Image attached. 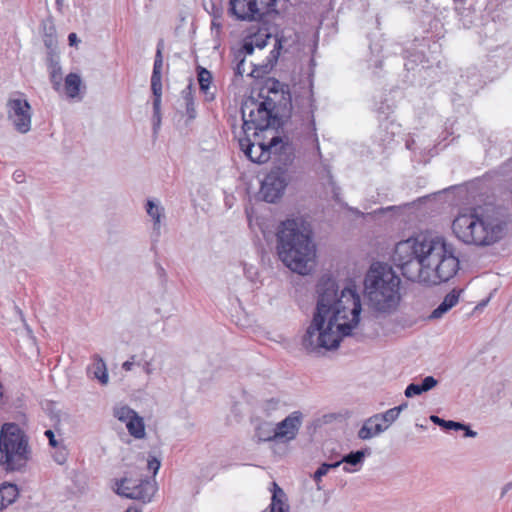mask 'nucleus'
Instances as JSON below:
<instances>
[{"instance_id": "nucleus-36", "label": "nucleus", "mask_w": 512, "mask_h": 512, "mask_svg": "<svg viewBox=\"0 0 512 512\" xmlns=\"http://www.w3.org/2000/svg\"><path fill=\"white\" fill-rule=\"evenodd\" d=\"M339 467V463H327V462H324L322 463L318 468L317 470L314 472L313 474V480L316 482V483H321L322 481V477L325 476L330 469H335Z\"/></svg>"}, {"instance_id": "nucleus-17", "label": "nucleus", "mask_w": 512, "mask_h": 512, "mask_svg": "<svg viewBox=\"0 0 512 512\" xmlns=\"http://www.w3.org/2000/svg\"><path fill=\"white\" fill-rule=\"evenodd\" d=\"M160 43L157 44L155 52V61L153 75L151 79V87L154 94V135L157 133V127L160 124Z\"/></svg>"}, {"instance_id": "nucleus-40", "label": "nucleus", "mask_w": 512, "mask_h": 512, "mask_svg": "<svg viewBox=\"0 0 512 512\" xmlns=\"http://www.w3.org/2000/svg\"><path fill=\"white\" fill-rule=\"evenodd\" d=\"M234 62H236L235 75L242 77L245 72V58L242 57V53H234Z\"/></svg>"}, {"instance_id": "nucleus-30", "label": "nucleus", "mask_w": 512, "mask_h": 512, "mask_svg": "<svg viewBox=\"0 0 512 512\" xmlns=\"http://www.w3.org/2000/svg\"><path fill=\"white\" fill-rule=\"evenodd\" d=\"M182 98H183V101H184L186 115H187L188 119L189 120L195 119L197 113H196L194 98H193V95H192L191 85L187 86L182 91Z\"/></svg>"}, {"instance_id": "nucleus-50", "label": "nucleus", "mask_w": 512, "mask_h": 512, "mask_svg": "<svg viewBox=\"0 0 512 512\" xmlns=\"http://www.w3.org/2000/svg\"><path fill=\"white\" fill-rule=\"evenodd\" d=\"M407 407H408V403H407V402H404V403L400 404L399 406H396V407H394V408H392V409H393V410L395 411V413L399 416V414H400L403 410H405Z\"/></svg>"}, {"instance_id": "nucleus-52", "label": "nucleus", "mask_w": 512, "mask_h": 512, "mask_svg": "<svg viewBox=\"0 0 512 512\" xmlns=\"http://www.w3.org/2000/svg\"><path fill=\"white\" fill-rule=\"evenodd\" d=\"M345 207L351 211L353 214L357 215V216H363V213L357 209V208H353V207H349L347 204H345Z\"/></svg>"}, {"instance_id": "nucleus-28", "label": "nucleus", "mask_w": 512, "mask_h": 512, "mask_svg": "<svg viewBox=\"0 0 512 512\" xmlns=\"http://www.w3.org/2000/svg\"><path fill=\"white\" fill-rule=\"evenodd\" d=\"M399 132L400 126L389 118L384 119L379 125V136L383 144H389Z\"/></svg>"}, {"instance_id": "nucleus-44", "label": "nucleus", "mask_w": 512, "mask_h": 512, "mask_svg": "<svg viewBox=\"0 0 512 512\" xmlns=\"http://www.w3.org/2000/svg\"><path fill=\"white\" fill-rule=\"evenodd\" d=\"M147 466L149 471H151L153 477H155L160 468V461L156 458H153L152 460L148 461Z\"/></svg>"}, {"instance_id": "nucleus-29", "label": "nucleus", "mask_w": 512, "mask_h": 512, "mask_svg": "<svg viewBox=\"0 0 512 512\" xmlns=\"http://www.w3.org/2000/svg\"><path fill=\"white\" fill-rule=\"evenodd\" d=\"M82 80L76 73H70L65 78V91L70 98L78 96Z\"/></svg>"}, {"instance_id": "nucleus-26", "label": "nucleus", "mask_w": 512, "mask_h": 512, "mask_svg": "<svg viewBox=\"0 0 512 512\" xmlns=\"http://www.w3.org/2000/svg\"><path fill=\"white\" fill-rule=\"evenodd\" d=\"M275 426L271 422H261L255 429L254 437L258 442L279 441Z\"/></svg>"}, {"instance_id": "nucleus-21", "label": "nucleus", "mask_w": 512, "mask_h": 512, "mask_svg": "<svg viewBox=\"0 0 512 512\" xmlns=\"http://www.w3.org/2000/svg\"><path fill=\"white\" fill-rule=\"evenodd\" d=\"M463 289L451 290L443 299V301L432 311L429 318L439 319L452 309L459 302V298Z\"/></svg>"}, {"instance_id": "nucleus-38", "label": "nucleus", "mask_w": 512, "mask_h": 512, "mask_svg": "<svg viewBox=\"0 0 512 512\" xmlns=\"http://www.w3.org/2000/svg\"><path fill=\"white\" fill-rule=\"evenodd\" d=\"M376 415L383 425H387V429L399 417L392 408L384 413H378Z\"/></svg>"}, {"instance_id": "nucleus-61", "label": "nucleus", "mask_w": 512, "mask_h": 512, "mask_svg": "<svg viewBox=\"0 0 512 512\" xmlns=\"http://www.w3.org/2000/svg\"><path fill=\"white\" fill-rule=\"evenodd\" d=\"M314 35H315V41L314 42L316 43L318 41V37H317L318 33H315Z\"/></svg>"}, {"instance_id": "nucleus-6", "label": "nucleus", "mask_w": 512, "mask_h": 512, "mask_svg": "<svg viewBox=\"0 0 512 512\" xmlns=\"http://www.w3.org/2000/svg\"><path fill=\"white\" fill-rule=\"evenodd\" d=\"M401 279L387 263L374 262L364 277V295L369 307L381 315L394 313L400 304Z\"/></svg>"}, {"instance_id": "nucleus-24", "label": "nucleus", "mask_w": 512, "mask_h": 512, "mask_svg": "<svg viewBox=\"0 0 512 512\" xmlns=\"http://www.w3.org/2000/svg\"><path fill=\"white\" fill-rule=\"evenodd\" d=\"M50 80L55 89H59L62 82V67L60 65V56L59 53H52L51 55H47L46 58Z\"/></svg>"}, {"instance_id": "nucleus-59", "label": "nucleus", "mask_w": 512, "mask_h": 512, "mask_svg": "<svg viewBox=\"0 0 512 512\" xmlns=\"http://www.w3.org/2000/svg\"><path fill=\"white\" fill-rule=\"evenodd\" d=\"M3 397V387H2V384L0 383V399Z\"/></svg>"}, {"instance_id": "nucleus-11", "label": "nucleus", "mask_w": 512, "mask_h": 512, "mask_svg": "<svg viewBox=\"0 0 512 512\" xmlns=\"http://www.w3.org/2000/svg\"><path fill=\"white\" fill-rule=\"evenodd\" d=\"M7 115L12 121L15 129L24 134L31 129V106L24 94L21 92L12 93L7 100Z\"/></svg>"}, {"instance_id": "nucleus-1", "label": "nucleus", "mask_w": 512, "mask_h": 512, "mask_svg": "<svg viewBox=\"0 0 512 512\" xmlns=\"http://www.w3.org/2000/svg\"><path fill=\"white\" fill-rule=\"evenodd\" d=\"M317 301L311 324L302 345L308 352L319 348L339 347L342 339L352 335L360 322L361 299L355 289H340L336 280L323 275L316 286Z\"/></svg>"}, {"instance_id": "nucleus-55", "label": "nucleus", "mask_w": 512, "mask_h": 512, "mask_svg": "<svg viewBox=\"0 0 512 512\" xmlns=\"http://www.w3.org/2000/svg\"><path fill=\"white\" fill-rule=\"evenodd\" d=\"M124 512H142L137 506H130Z\"/></svg>"}, {"instance_id": "nucleus-35", "label": "nucleus", "mask_w": 512, "mask_h": 512, "mask_svg": "<svg viewBox=\"0 0 512 512\" xmlns=\"http://www.w3.org/2000/svg\"><path fill=\"white\" fill-rule=\"evenodd\" d=\"M197 70H198V82H199L200 89L203 92H207V90L209 89L211 80H212V75L206 68L198 67Z\"/></svg>"}, {"instance_id": "nucleus-41", "label": "nucleus", "mask_w": 512, "mask_h": 512, "mask_svg": "<svg viewBox=\"0 0 512 512\" xmlns=\"http://www.w3.org/2000/svg\"><path fill=\"white\" fill-rule=\"evenodd\" d=\"M53 457H54V460L60 465H62L66 462L67 452L62 444L58 446L57 451L55 452Z\"/></svg>"}, {"instance_id": "nucleus-15", "label": "nucleus", "mask_w": 512, "mask_h": 512, "mask_svg": "<svg viewBox=\"0 0 512 512\" xmlns=\"http://www.w3.org/2000/svg\"><path fill=\"white\" fill-rule=\"evenodd\" d=\"M239 146L245 156L253 163H265L271 158L270 141L253 143L248 137L239 139Z\"/></svg>"}, {"instance_id": "nucleus-19", "label": "nucleus", "mask_w": 512, "mask_h": 512, "mask_svg": "<svg viewBox=\"0 0 512 512\" xmlns=\"http://www.w3.org/2000/svg\"><path fill=\"white\" fill-rule=\"evenodd\" d=\"M370 454L371 450L369 448L351 451L348 454L342 456V458L335 463H339V466L344 464L343 471L346 473H353L362 467L365 457L369 456Z\"/></svg>"}, {"instance_id": "nucleus-16", "label": "nucleus", "mask_w": 512, "mask_h": 512, "mask_svg": "<svg viewBox=\"0 0 512 512\" xmlns=\"http://www.w3.org/2000/svg\"><path fill=\"white\" fill-rule=\"evenodd\" d=\"M302 419V413L300 411H294L280 421L275 426L276 435H278L279 440L291 441L295 439L302 425Z\"/></svg>"}, {"instance_id": "nucleus-25", "label": "nucleus", "mask_w": 512, "mask_h": 512, "mask_svg": "<svg viewBox=\"0 0 512 512\" xmlns=\"http://www.w3.org/2000/svg\"><path fill=\"white\" fill-rule=\"evenodd\" d=\"M19 495L15 484L4 483L0 486V511L13 504Z\"/></svg>"}, {"instance_id": "nucleus-45", "label": "nucleus", "mask_w": 512, "mask_h": 512, "mask_svg": "<svg viewBox=\"0 0 512 512\" xmlns=\"http://www.w3.org/2000/svg\"><path fill=\"white\" fill-rule=\"evenodd\" d=\"M44 434L48 438L49 444L52 447L58 448V446L61 445V443L56 440L55 434L52 430H46Z\"/></svg>"}, {"instance_id": "nucleus-20", "label": "nucleus", "mask_w": 512, "mask_h": 512, "mask_svg": "<svg viewBox=\"0 0 512 512\" xmlns=\"http://www.w3.org/2000/svg\"><path fill=\"white\" fill-rule=\"evenodd\" d=\"M387 430V425H383L379 420L378 416H373L366 419L362 427L358 431V438L361 440H369L375 436L380 435Z\"/></svg>"}, {"instance_id": "nucleus-10", "label": "nucleus", "mask_w": 512, "mask_h": 512, "mask_svg": "<svg viewBox=\"0 0 512 512\" xmlns=\"http://www.w3.org/2000/svg\"><path fill=\"white\" fill-rule=\"evenodd\" d=\"M265 36L264 39L254 38L255 47L260 49L264 48L267 45V40L271 37H275V45L274 49L270 52V55L267 58V62L262 65H254L253 70L249 73V76L253 78H259L264 74H268L275 64L278 61V58L281 52L287 53L291 47L289 41L292 43L296 42V39H292V35L286 37L285 34H263Z\"/></svg>"}, {"instance_id": "nucleus-2", "label": "nucleus", "mask_w": 512, "mask_h": 512, "mask_svg": "<svg viewBox=\"0 0 512 512\" xmlns=\"http://www.w3.org/2000/svg\"><path fill=\"white\" fill-rule=\"evenodd\" d=\"M392 261L407 280L428 286L449 281L459 270L453 245L438 236L418 235L399 241Z\"/></svg>"}, {"instance_id": "nucleus-12", "label": "nucleus", "mask_w": 512, "mask_h": 512, "mask_svg": "<svg viewBox=\"0 0 512 512\" xmlns=\"http://www.w3.org/2000/svg\"><path fill=\"white\" fill-rule=\"evenodd\" d=\"M289 175L281 166H274L261 182L259 195L267 203H276L284 194Z\"/></svg>"}, {"instance_id": "nucleus-46", "label": "nucleus", "mask_w": 512, "mask_h": 512, "mask_svg": "<svg viewBox=\"0 0 512 512\" xmlns=\"http://www.w3.org/2000/svg\"><path fill=\"white\" fill-rule=\"evenodd\" d=\"M463 428H460L459 430L464 431V436L468 438H474L477 436V432L472 430L469 425L463 423Z\"/></svg>"}, {"instance_id": "nucleus-62", "label": "nucleus", "mask_w": 512, "mask_h": 512, "mask_svg": "<svg viewBox=\"0 0 512 512\" xmlns=\"http://www.w3.org/2000/svg\"><path fill=\"white\" fill-rule=\"evenodd\" d=\"M510 405H511V407H512V400H511V404H510Z\"/></svg>"}, {"instance_id": "nucleus-5", "label": "nucleus", "mask_w": 512, "mask_h": 512, "mask_svg": "<svg viewBox=\"0 0 512 512\" xmlns=\"http://www.w3.org/2000/svg\"><path fill=\"white\" fill-rule=\"evenodd\" d=\"M276 251L282 263L291 271L307 274L316 257L312 230L304 220L286 219L276 232Z\"/></svg>"}, {"instance_id": "nucleus-7", "label": "nucleus", "mask_w": 512, "mask_h": 512, "mask_svg": "<svg viewBox=\"0 0 512 512\" xmlns=\"http://www.w3.org/2000/svg\"><path fill=\"white\" fill-rule=\"evenodd\" d=\"M28 439L14 423H6L0 431V466L5 471H20L29 460Z\"/></svg>"}, {"instance_id": "nucleus-9", "label": "nucleus", "mask_w": 512, "mask_h": 512, "mask_svg": "<svg viewBox=\"0 0 512 512\" xmlns=\"http://www.w3.org/2000/svg\"><path fill=\"white\" fill-rule=\"evenodd\" d=\"M276 0H230V10L239 20L263 21L275 10Z\"/></svg>"}, {"instance_id": "nucleus-32", "label": "nucleus", "mask_w": 512, "mask_h": 512, "mask_svg": "<svg viewBox=\"0 0 512 512\" xmlns=\"http://www.w3.org/2000/svg\"><path fill=\"white\" fill-rule=\"evenodd\" d=\"M137 412L129 408L128 406H120L114 409V416L120 421L123 422L128 428V424L133 420L136 416Z\"/></svg>"}, {"instance_id": "nucleus-37", "label": "nucleus", "mask_w": 512, "mask_h": 512, "mask_svg": "<svg viewBox=\"0 0 512 512\" xmlns=\"http://www.w3.org/2000/svg\"><path fill=\"white\" fill-rule=\"evenodd\" d=\"M44 44L47 48V55H51L54 53H59L58 51V41L55 37V34H45Z\"/></svg>"}, {"instance_id": "nucleus-43", "label": "nucleus", "mask_w": 512, "mask_h": 512, "mask_svg": "<svg viewBox=\"0 0 512 512\" xmlns=\"http://www.w3.org/2000/svg\"><path fill=\"white\" fill-rule=\"evenodd\" d=\"M244 274L245 276L247 277V279H249L250 281H254L256 276H257V270L255 269L254 266H247L246 264L244 265Z\"/></svg>"}, {"instance_id": "nucleus-34", "label": "nucleus", "mask_w": 512, "mask_h": 512, "mask_svg": "<svg viewBox=\"0 0 512 512\" xmlns=\"http://www.w3.org/2000/svg\"><path fill=\"white\" fill-rule=\"evenodd\" d=\"M257 36H259V34H248L243 39L241 47L234 53H242L243 58H245L246 55L253 54L255 49L254 38Z\"/></svg>"}, {"instance_id": "nucleus-54", "label": "nucleus", "mask_w": 512, "mask_h": 512, "mask_svg": "<svg viewBox=\"0 0 512 512\" xmlns=\"http://www.w3.org/2000/svg\"><path fill=\"white\" fill-rule=\"evenodd\" d=\"M395 209H398L397 206H389V207H386V208H380L378 210V213H384L386 211H392V210H395Z\"/></svg>"}, {"instance_id": "nucleus-53", "label": "nucleus", "mask_w": 512, "mask_h": 512, "mask_svg": "<svg viewBox=\"0 0 512 512\" xmlns=\"http://www.w3.org/2000/svg\"><path fill=\"white\" fill-rule=\"evenodd\" d=\"M415 145V141L413 139H409L406 141V148L409 150H413Z\"/></svg>"}, {"instance_id": "nucleus-58", "label": "nucleus", "mask_w": 512, "mask_h": 512, "mask_svg": "<svg viewBox=\"0 0 512 512\" xmlns=\"http://www.w3.org/2000/svg\"><path fill=\"white\" fill-rule=\"evenodd\" d=\"M382 65V61L381 60H375V68H380Z\"/></svg>"}, {"instance_id": "nucleus-4", "label": "nucleus", "mask_w": 512, "mask_h": 512, "mask_svg": "<svg viewBox=\"0 0 512 512\" xmlns=\"http://www.w3.org/2000/svg\"><path fill=\"white\" fill-rule=\"evenodd\" d=\"M507 213L495 207H476L459 214L452 223L456 237L465 244L490 246L502 240L508 231Z\"/></svg>"}, {"instance_id": "nucleus-13", "label": "nucleus", "mask_w": 512, "mask_h": 512, "mask_svg": "<svg viewBox=\"0 0 512 512\" xmlns=\"http://www.w3.org/2000/svg\"><path fill=\"white\" fill-rule=\"evenodd\" d=\"M115 486V492L118 495L143 502H149L157 491L156 483L148 480L136 484L135 481L124 478L117 481Z\"/></svg>"}, {"instance_id": "nucleus-56", "label": "nucleus", "mask_w": 512, "mask_h": 512, "mask_svg": "<svg viewBox=\"0 0 512 512\" xmlns=\"http://www.w3.org/2000/svg\"><path fill=\"white\" fill-rule=\"evenodd\" d=\"M512 489V481L507 483L504 487H503V491H502V495H504L505 493H507L509 490Z\"/></svg>"}, {"instance_id": "nucleus-48", "label": "nucleus", "mask_w": 512, "mask_h": 512, "mask_svg": "<svg viewBox=\"0 0 512 512\" xmlns=\"http://www.w3.org/2000/svg\"><path fill=\"white\" fill-rule=\"evenodd\" d=\"M134 357L131 358V360H128V361H125L123 364H122V368L125 370V371H131L133 366H134V361H133Z\"/></svg>"}, {"instance_id": "nucleus-60", "label": "nucleus", "mask_w": 512, "mask_h": 512, "mask_svg": "<svg viewBox=\"0 0 512 512\" xmlns=\"http://www.w3.org/2000/svg\"><path fill=\"white\" fill-rule=\"evenodd\" d=\"M316 485H317V489H318V490H321V489H322V487H321V483H316Z\"/></svg>"}, {"instance_id": "nucleus-23", "label": "nucleus", "mask_w": 512, "mask_h": 512, "mask_svg": "<svg viewBox=\"0 0 512 512\" xmlns=\"http://www.w3.org/2000/svg\"><path fill=\"white\" fill-rule=\"evenodd\" d=\"M87 372L94 379L98 380L101 385H107L109 382V375L105 361L103 358L95 354L92 357V364L87 368Z\"/></svg>"}, {"instance_id": "nucleus-33", "label": "nucleus", "mask_w": 512, "mask_h": 512, "mask_svg": "<svg viewBox=\"0 0 512 512\" xmlns=\"http://www.w3.org/2000/svg\"><path fill=\"white\" fill-rule=\"evenodd\" d=\"M430 420L434 424L438 425L439 427H441L442 429H444L446 431H449V430L457 431L460 428L464 427L462 422H457V421H453V420H445V419L440 418L437 415H431Z\"/></svg>"}, {"instance_id": "nucleus-14", "label": "nucleus", "mask_w": 512, "mask_h": 512, "mask_svg": "<svg viewBox=\"0 0 512 512\" xmlns=\"http://www.w3.org/2000/svg\"><path fill=\"white\" fill-rule=\"evenodd\" d=\"M271 155H275V166H281L288 173L289 166L295 159L296 147L288 136H273L270 139Z\"/></svg>"}, {"instance_id": "nucleus-39", "label": "nucleus", "mask_w": 512, "mask_h": 512, "mask_svg": "<svg viewBox=\"0 0 512 512\" xmlns=\"http://www.w3.org/2000/svg\"><path fill=\"white\" fill-rule=\"evenodd\" d=\"M422 393H424V391L420 383H410L404 391V394L407 398L418 396L421 395Z\"/></svg>"}, {"instance_id": "nucleus-18", "label": "nucleus", "mask_w": 512, "mask_h": 512, "mask_svg": "<svg viewBox=\"0 0 512 512\" xmlns=\"http://www.w3.org/2000/svg\"><path fill=\"white\" fill-rule=\"evenodd\" d=\"M302 106H303V111H302V115H301L302 133L305 134L307 137H314L315 141L317 142L316 125H315V119H314V112H315L316 107L314 105L312 91H310L308 93V95L302 99Z\"/></svg>"}, {"instance_id": "nucleus-3", "label": "nucleus", "mask_w": 512, "mask_h": 512, "mask_svg": "<svg viewBox=\"0 0 512 512\" xmlns=\"http://www.w3.org/2000/svg\"><path fill=\"white\" fill-rule=\"evenodd\" d=\"M259 96L260 103L250 97L241 107L243 131L251 129L265 131L269 128L279 129L291 117L293 105L289 85L275 78H268Z\"/></svg>"}, {"instance_id": "nucleus-31", "label": "nucleus", "mask_w": 512, "mask_h": 512, "mask_svg": "<svg viewBox=\"0 0 512 512\" xmlns=\"http://www.w3.org/2000/svg\"><path fill=\"white\" fill-rule=\"evenodd\" d=\"M129 434L136 439H142L145 436V424L142 417L136 414L133 420L128 424Z\"/></svg>"}, {"instance_id": "nucleus-51", "label": "nucleus", "mask_w": 512, "mask_h": 512, "mask_svg": "<svg viewBox=\"0 0 512 512\" xmlns=\"http://www.w3.org/2000/svg\"><path fill=\"white\" fill-rule=\"evenodd\" d=\"M333 198L336 202L341 203L340 201V188L334 186L333 187Z\"/></svg>"}, {"instance_id": "nucleus-42", "label": "nucleus", "mask_w": 512, "mask_h": 512, "mask_svg": "<svg viewBox=\"0 0 512 512\" xmlns=\"http://www.w3.org/2000/svg\"><path fill=\"white\" fill-rule=\"evenodd\" d=\"M438 381L433 376H426L420 383L424 392L433 389L437 385Z\"/></svg>"}, {"instance_id": "nucleus-22", "label": "nucleus", "mask_w": 512, "mask_h": 512, "mask_svg": "<svg viewBox=\"0 0 512 512\" xmlns=\"http://www.w3.org/2000/svg\"><path fill=\"white\" fill-rule=\"evenodd\" d=\"M146 213L152 218L154 221L153 230L151 233V250L157 254V243L160 235V208L153 200H148L146 203Z\"/></svg>"}, {"instance_id": "nucleus-27", "label": "nucleus", "mask_w": 512, "mask_h": 512, "mask_svg": "<svg viewBox=\"0 0 512 512\" xmlns=\"http://www.w3.org/2000/svg\"><path fill=\"white\" fill-rule=\"evenodd\" d=\"M273 488L271 503L263 512H289V506L282 500L285 496L284 491L275 482H273Z\"/></svg>"}, {"instance_id": "nucleus-57", "label": "nucleus", "mask_w": 512, "mask_h": 512, "mask_svg": "<svg viewBox=\"0 0 512 512\" xmlns=\"http://www.w3.org/2000/svg\"><path fill=\"white\" fill-rule=\"evenodd\" d=\"M370 50H371L372 53H377L378 54L380 52V50H381V47H379V48L378 47H373V45L370 44Z\"/></svg>"}, {"instance_id": "nucleus-8", "label": "nucleus", "mask_w": 512, "mask_h": 512, "mask_svg": "<svg viewBox=\"0 0 512 512\" xmlns=\"http://www.w3.org/2000/svg\"><path fill=\"white\" fill-rule=\"evenodd\" d=\"M441 45L437 41H431L428 37H415L410 47L403 50L407 71L417 70L418 73L427 72L433 68L434 63L439 68Z\"/></svg>"}, {"instance_id": "nucleus-49", "label": "nucleus", "mask_w": 512, "mask_h": 512, "mask_svg": "<svg viewBox=\"0 0 512 512\" xmlns=\"http://www.w3.org/2000/svg\"><path fill=\"white\" fill-rule=\"evenodd\" d=\"M68 40L70 46H77V44L80 42V40L77 38V34H69Z\"/></svg>"}, {"instance_id": "nucleus-47", "label": "nucleus", "mask_w": 512, "mask_h": 512, "mask_svg": "<svg viewBox=\"0 0 512 512\" xmlns=\"http://www.w3.org/2000/svg\"><path fill=\"white\" fill-rule=\"evenodd\" d=\"M378 112L379 113H382L385 115V119L388 118V115L392 112V107L390 105H384V104H381V106H379L377 108Z\"/></svg>"}]
</instances>
